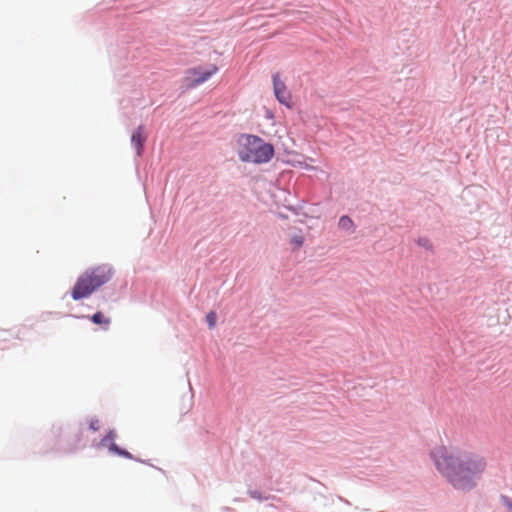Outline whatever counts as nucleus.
<instances>
[{
	"mask_svg": "<svg viewBox=\"0 0 512 512\" xmlns=\"http://www.w3.org/2000/svg\"><path fill=\"white\" fill-rule=\"evenodd\" d=\"M432 458L438 471L459 490L474 488L487 466L479 454L444 446L435 448Z\"/></svg>",
	"mask_w": 512,
	"mask_h": 512,
	"instance_id": "obj_1",
	"label": "nucleus"
},
{
	"mask_svg": "<svg viewBox=\"0 0 512 512\" xmlns=\"http://www.w3.org/2000/svg\"><path fill=\"white\" fill-rule=\"evenodd\" d=\"M238 144V156L243 162L263 164L269 162L274 156V147L258 136L242 135Z\"/></svg>",
	"mask_w": 512,
	"mask_h": 512,
	"instance_id": "obj_2",
	"label": "nucleus"
},
{
	"mask_svg": "<svg viewBox=\"0 0 512 512\" xmlns=\"http://www.w3.org/2000/svg\"><path fill=\"white\" fill-rule=\"evenodd\" d=\"M112 277V269L107 265H100L87 269L77 279L71 296L74 300H80L90 296L99 287L107 283Z\"/></svg>",
	"mask_w": 512,
	"mask_h": 512,
	"instance_id": "obj_3",
	"label": "nucleus"
},
{
	"mask_svg": "<svg viewBox=\"0 0 512 512\" xmlns=\"http://www.w3.org/2000/svg\"><path fill=\"white\" fill-rule=\"evenodd\" d=\"M217 71L218 67L214 64L210 65L206 70H204L202 67L188 69L185 77L187 88H195L201 85L211 76H213Z\"/></svg>",
	"mask_w": 512,
	"mask_h": 512,
	"instance_id": "obj_4",
	"label": "nucleus"
},
{
	"mask_svg": "<svg viewBox=\"0 0 512 512\" xmlns=\"http://www.w3.org/2000/svg\"><path fill=\"white\" fill-rule=\"evenodd\" d=\"M272 82L276 99L287 108H291V93L288 91L285 83L280 79L278 73L273 74Z\"/></svg>",
	"mask_w": 512,
	"mask_h": 512,
	"instance_id": "obj_5",
	"label": "nucleus"
},
{
	"mask_svg": "<svg viewBox=\"0 0 512 512\" xmlns=\"http://www.w3.org/2000/svg\"><path fill=\"white\" fill-rule=\"evenodd\" d=\"M145 141L146 135L144 133V127L140 125L131 135V144L136 149L138 156L142 154Z\"/></svg>",
	"mask_w": 512,
	"mask_h": 512,
	"instance_id": "obj_6",
	"label": "nucleus"
},
{
	"mask_svg": "<svg viewBox=\"0 0 512 512\" xmlns=\"http://www.w3.org/2000/svg\"><path fill=\"white\" fill-rule=\"evenodd\" d=\"M91 320L93 323L97 325H103L104 329H108L110 325V319L105 317L101 312H96L91 316Z\"/></svg>",
	"mask_w": 512,
	"mask_h": 512,
	"instance_id": "obj_7",
	"label": "nucleus"
},
{
	"mask_svg": "<svg viewBox=\"0 0 512 512\" xmlns=\"http://www.w3.org/2000/svg\"><path fill=\"white\" fill-rule=\"evenodd\" d=\"M109 450L113 453L118 454L119 456L132 459L131 453H129L126 450L121 449L119 446H117L115 443H110Z\"/></svg>",
	"mask_w": 512,
	"mask_h": 512,
	"instance_id": "obj_8",
	"label": "nucleus"
},
{
	"mask_svg": "<svg viewBox=\"0 0 512 512\" xmlns=\"http://www.w3.org/2000/svg\"><path fill=\"white\" fill-rule=\"evenodd\" d=\"M109 450L113 453L118 454L119 456L132 459L131 453H129L126 450L121 449L119 446H117L115 443H110Z\"/></svg>",
	"mask_w": 512,
	"mask_h": 512,
	"instance_id": "obj_9",
	"label": "nucleus"
},
{
	"mask_svg": "<svg viewBox=\"0 0 512 512\" xmlns=\"http://www.w3.org/2000/svg\"><path fill=\"white\" fill-rule=\"evenodd\" d=\"M290 244L293 246L294 250L299 249L304 244V236L302 234H297L291 237Z\"/></svg>",
	"mask_w": 512,
	"mask_h": 512,
	"instance_id": "obj_10",
	"label": "nucleus"
},
{
	"mask_svg": "<svg viewBox=\"0 0 512 512\" xmlns=\"http://www.w3.org/2000/svg\"><path fill=\"white\" fill-rule=\"evenodd\" d=\"M339 226L348 230L353 226V221L348 216H342L339 220Z\"/></svg>",
	"mask_w": 512,
	"mask_h": 512,
	"instance_id": "obj_11",
	"label": "nucleus"
},
{
	"mask_svg": "<svg viewBox=\"0 0 512 512\" xmlns=\"http://www.w3.org/2000/svg\"><path fill=\"white\" fill-rule=\"evenodd\" d=\"M216 320H217V315L214 311H210L207 315H206V321L208 323V326L209 328H214L215 325H216Z\"/></svg>",
	"mask_w": 512,
	"mask_h": 512,
	"instance_id": "obj_12",
	"label": "nucleus"
},
{
	"mask_svg": "<svg viewBox=\"0 0 512 512\" xmlns=\"http://www.w3.org/2000/svg\"><path fill=\"white\" fill-rule=\"evenodd\" d=\"M417 244L427 250L432 249V243L427 237H421L417 240Z\"/></svg>",
	"mask_w": 512,
	"mask_h": 512,
	"instance_id": "obj_13",
	"label": "nucleus"
},
{
	"mask_svg": "<svg viewBox=\"0 0 512 512\" xmlns=\"http://www.w3.org/2000/svg\"><path fill=\"white\" fill-rule=\"evenodd\" d=\"M116 437V433L114 431H109L106 436L102 439V444L106 445L108 442L113 443V440Z\"/></svg>",
	"mask_w": 512,
	"mask_h": 512,
	"instance_id": "obj_14",
	"label": "nucleus"
},
{
	"mask_svg": "<svg viewBox=\"0 0 512 512\" xmlns=\"http://www.w3.org/2000/svg\"><path fill=\"white\" fill-rule=\"evenodd\" d=\"M502 502L512 512V500L506 496H503Z\"/></svg>",
	"mask_w": 512,
	"mask_h": 512,
	"instance_id": "obj_15",
	"label": "nucleus"
},
{
	"mask_svg": "<svg viewBox=\"0 0 512 512\" xmlns=\"http://www.w3.org/2000/svg\"><path fill=\"white\" fill-rule=\"evenodd\" d=\"M90 428L94 431L98 430L99 429V421L98 420L91 421Z\"/></svg>",
	"mask_w": 512,
	"mask_h": 512,
	"instance_id": "obj_16",
	"label": "nucleus"
}]
</instances>
